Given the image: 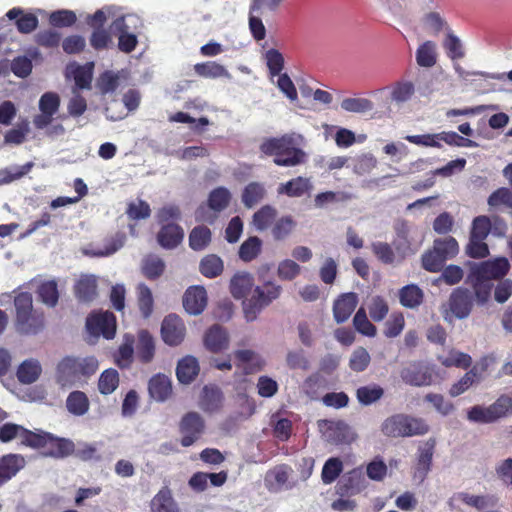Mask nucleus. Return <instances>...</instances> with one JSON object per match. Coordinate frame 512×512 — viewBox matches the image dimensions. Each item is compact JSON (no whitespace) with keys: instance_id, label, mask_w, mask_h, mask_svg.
Returning <instances> with one entry per match:
<instances>
[{"instance_id":"obj_1","label":"nucleus","mask_w":512,"mask_h":512,"mask_svg":"<svg viewBox=\"0 0 512 512\" xmlns=\"http://www.w3.org/2000/svg\"><path fill=\"white\" fill-rule=\"evenodd\" d=\"M303 140L300 134L286 133L280 137L265 139L260 145V151L273 157L277 166L295 167L307 162V153L301 148Z\"/></svg>"},{"instance_id":"obj_2","label":"nucleus","mask_w":512,"mask_h":512,"mask_svg":"<svg viewBox=\"0 0 512 512\" xmlns=\"http://www.w3.org/2000/svg\"><path fill=\"white\" fill-rule=\"evenodd\" d=\"M15 329L22 335H37L45 327L42 311L33 307L32 294L26 291L16 293L14 297Z\"/></svg>"},{"instance_id":"obj_3","label":"nucleus","mask_w":512,"mask_h":512,"mask_svg":"<svg viewBox=\"0 0 512 512\" xmlns=\"http://www.w3.org/2000/svg\"><path fill=\"white\" fill-rule=\"evenodd\" d=\"M98 367V360L94 356H66L57 365L56 381L62 387L72 386L81 378L91 377Z\"/></svg>"},{"instance_id":"obj_4","label":"nucleus","mask_w":512,"mask_h":512,"mask_svg":"<svg viewBox=\"0 0 512 512\" xmlns=\"http://www.w3.org/2000/svg\"><path fill=\"white\" fill-rule=\"evenodd\" d=\"M512 416V392L501 394L489 406L475 405L467 412V419L474 423L491 424Z\"/></svg>"},{"instance_id":"obj_5","label":"nucleus","mask_w":512,"mask_h":512,"mask_svg":"<svg viewBox=\"0 0 512 512\" xmlns=\"http://www.w3.org/2000/svg\"><path fill=\"white\" fill-rule=\"evenodd\" d=\"M381 431L387 437H411L426 434L429 425L421 418L394 414L383 421Z\"/></svg>"},{"instance_id":"obj_6","label":"nucleus","mask_w":512,"mask_h":512,"mask_svg":"<svg viewBox=\"0 0 512 512\" xmlns=\"http://www.w3.org/2000/svg\"><path fill=\"white\" fill-rule=\"evenodd\" d=\"M281 291L282 287L272 281L265 282L262 287L257 286L252 297L243 303L246 320L249 322L255 320L264 307L280 296Z\"/></svg>"},{"instance_id":"obj_7","label":"nucleus","mask_w":512,"mask_h":512,"mask_svg":"<svg viewBox=\"0 0 512 512\" xmlns=\"http://www.w3.org/2000/svg\"><path fill=\"white\" fill-rule=\"evenodd\" d=\"M116 316L110 311H94L86 318V329L93 336H103L110 340L115 337Z\"/></svg>"},{"instance_id":"obj_8","label":"nucleus","mask_w":512,"mask_h":512,"mask_svg":"<svg viewBox=\"0 0 512 512\" xmlns=\"http://www.w3.org/2000/svg\"><path fill=\"white\" fill-rule=\"evenodd\" d=\"M40 437L38 446H31L33 449H45L44 454L54 458H64L74 453L73 441L66 438H59L49 432L42 430L35 431Z\"/></svg>"},{"instance_id":"obj_9","label":"nucleus","mask_w":512,"mask_h":512,"mask_svg":"<svg viewBox=\"0 0 512 512\" xmlns=\"http://www.w3.org/2000/svg\"><path fill=\"white\" fill-rule=\"evenodd\" d=\"M205 427V421L198 412L191 411L183 415L179 422L180 444L183 447L195 444L204 434Z\"/></svg>"},{"instance_id":"obj_10","label":"nucleus","mask_w":512,"mask_h":512,"mask_svg":"<svg viewBox=\"0 0 512 512\" xmlns=\"http://www.w3.org/2000/svg\"><path fill=\"white\" fill-rule=\"evenodd\" d=\"M510 263L506 257H498L493 260L474 264L469 272V277H477L486 281L502 279L509 272Z\"/></svg>"},{"instance_id":"obj_11","label":"nucleus","mask_w":512,"mask_h":512,"mask_svg":"<svg viewBox=\"0 0 512 512\" xmlns=\"http://www.w3.org/2000/svg\"><path fill=\"white\" fill-rule=\"evenodd\" d=\"M20 439V443L26 447L38 446L40 437L22 425L5 423L0 427V442L8 443L14 439Z\"/></svg>"},{"instance_id":"obj_12","label":"nucleus","mask_w":512,"mask_h":512,"mask_svg":"<svg viewBox=\"0 0 512 512\" xmlns=\"http://www.w3.org/2000/svg\"><path fill=\"white\" fill-rule=\"evenodd\" d=\"M435 446L436 440L434 438H430L418 448L413 479L419 483H422L426 479L431 470Z\"/></svg>"},{"instance_id":"obj_13","label":"nucleus","mask_w":512,"mask_h":512,"mask_svg":"<svg viewBox=\"0 0 512 512\" xmlns=\"http://www.w3.org/2000/svg\"><path fill=\"white\" fill-rule=\"evenodd\" d=\"M449 309L458 319H464L469 316L474 305L473 294L467 289L458 287L452 291L449 297Z\"/></svg>"},{"instance_id":"obj_14","label":"nucleus","mask_w":512,"mask_h":512,"mask_svg":"<svg viewBox=\"0 0 512 512\" xmlns=\"http://www.w3.org/2000/svg\"><path fill=\"white\" fill-rule=\"evenodd\" d=\"M163 341L170 345H179L185 337V325L183 320L176 314L167 315L161 325Z\"/></svg>"},{"instance_id":"obj_15","label":"nucleus","mask_w":512,"mask_h":512,"mask_svg":"<svg viewBox=\"0 0 512 512\" xmlns=\"http://www.w3.org/2000/svg\"><path fill=\"white\" fill-rule=\"evenodd\" d=\"M292 468L287 464L276 465L270 469L265 476V485L270 492H280L291 489L293 485L289 483Z\"/></svg>"},{"instance_id":"obj_16","label":"nucleus","mask_w":512,"mask_h":512,"mask_svg":"<svg viewBox=\"0 0 512 512\" xmlns=\"http://www.w3.org/2000/svg\"><path fill=\"white\" fill-rule=\"evenodd\" d=\"M366 488V479L362 467L349 471L338 483L337 492L341 496L355 495Z\"/></svg>"},{"instance_id":"obj_17","label":"nucleus","mask_w":512,"mask_h":512,"mask_svg":"<svg viewBox=\"0 0 512 512\" xmlns=\"http://www.w3.org/2000/svg\"><path fill=\"white\" fill-rule=\"evenodd\" d=\"M26 465L25 457L8 453L0 457V486L14 478Z\"/></svg>"},{"instance_id":"obj_18","label":"nucleus","mask_w":512,"mask_h":512,"mask_svg":"<svg viewBox=\"0 0 512 512\" xmlns=\"http://www.w3.org/2000/svg\"><path fill=\"white\" fill-rule=\"evenodd\" d=\"M457 502H462L470 507L483 510L487 507L495 506L497 498L493 495H472L467 492H457L448 500V506L451 509H455Z\"/></svg>"},{"instance_id":"obj_19","label":"nucleus","mask_w":512,"mask_h":512,"mask_svg":"<svg viewBox=\"0 0 512 512\" xmlns=\"http://www.w3.org/2000/svg\"><path fill=\"white\" fill-rule=\"evenodd\" d=\"M74 295L81 303H91L98 296V280L95 275L84 274L74 285Z\"/></svg>"},{"instance_id":"obj_20","label":"nucleus","mask_w":512,"mask_h":512,"mask_svg":"<svg viewBox=\"0 0 512 512\" xmlns=\"http://www.w3.org/2000/svg\"><path fill=\"white\" fill-rule=\"evenodd\" d=\"M236 359V367L242 371L244 375H250L262 370L265 362L253 350L243 349L234 352Z\"/></svg>"},{"instance_id":"obj_21","label":"nucleus","mask_w":512,"mask_h":512,"mask_svg":"<svg viewBox=\"0 0 512 512\" xmlns=\"http://www.w3.org/2000/svg\"><path fill=\"white\" fill-rule=\"evenodd\" d=\"M183 306L191 315H198L207 306V292L203 286L189 287L183 296Z\"/></svg>"},{"instance_id":"obj_22","label":"nucleus","mask_w":512,"mask_h":512,"mask_svg":"<svg viewBox=\"0 0 512 512\" xmlns=\"http://www.w3.org/2000/svg\"><path fill=\"white\" fill-rule=\"evenodd\" d=\"M480 366V368L478 366H473L468 372L464 374V376L458 382L454 383L450 387L449 394L451 397H457L463 394L474 383L479 382L481 373L486 371L488 367L486 358L481 361Z\"/></svg>"},{"instance_id":"obj_23","label":"nucleus","mask_w":512,"mask_h":512,"mask_svg":"<svg viewBox=\"0 0 512 512\" xmlns=\"http://www.w3.org/2000/svg\"><path fill=\"white\" fill-rule=\"evenodd\" d=\"M136 358L142 364L152 362L156 352L155 340L148 330H140L137 333V341L135 343Z\"/></svg>"},{"instance_id":"obj_24","label":"nucleus","mask_w":512,"mask_h":512,"mask_svg":"<svg viewBox=\"0 0 512 512\" xmlns=\"http://www.w3.org/2000/svg\"><path fill=\"white\" fill-rule=\"evenodd\" d=\"M371 249L376 258L383 264H399L406 257L405 253L401 251L400 246H396L394 249L387 242H374L371 245Z\"/></svg>"},{"instance_id":"obj_25","label":"nucleus","mask_w":512,"mask_h":512,"mask_svg":"<svg viewBox=\"0 0 512 512\" xmlns=\"http://www.w3.org/2000/svg\"><path fill=\"white\" fill-rule=\"evenodd\" d=\"M358 304L357 294L344 293L333 304V315L337 323H343L351 316Z\"/></svg>"},{"instance_id":"obj_26","label":"nucleus","mask_w":512,"mask_h":512,"mask_svg":"<svg viewBox=\"0 0 512 512\" xmlns=\"http://www.w3.org/2000/svg\"><path fill=\"white\" fill-rule=\"evenodd\" d=\"M111 30L113 33H118V48L124 53H131L138 44V39L135 34L128 33V26L125 23L124 17L116 18L112 25Z\"/></svg>"},{"instance_id":"obj_27","label":"nucleus","mask_w":512,"mask_h":512,"mask_svg":"<svg viewBox=\"0 0 512 512\" xmlns=\"http://www.w3.org/2000/svg\"><path fill=\"white\" fill-rule=\"evenodd\" d=\"M184 238L182 227L175 223H167L162 225L157 233V241L159 245L165 249L176 248Z\"/></svg>"},{"instance_id":"obj_28","label":"nucleus","mask_w":512,"mask_h":512,"mask_svg":"<svg viewBox=\"0 0 512 512\" xmlns=\"http://www.w3.org/2000/svg\"><path fill=\"white\" fill-rule=\"evenodd\" d=\"M204 345L207 350L213 353L225 350L229 345L227 331L217 324L211 326L205 333Z\"/></svg>"},{"instance_id":"obj_29","label":"nucleus","mask_w":512,"mask_h":512,"mask_svg":"<svg viewBox=\"0 0 512 512\" xmlns=\"http://www.w3.org/2000/svg\"><path fill=\"white\" fill-rule=\"evenodd\" d=\"M312 188L313 185L309 178L298 176L296 178H292L286 183H281L277 188V192L280 195L298 198L309 193Z\"/></svg>"},{"instance_id":"obj_30","label":"nucleus","mask_w":512,"mask_h":512,"mask_svg":"<svg viewBox=\"0 0 512 512\" xmlns=\"http://www.w3.org/2000/svg\"><path fill=\"white\" fill-rule=\"evenodd\" d=\"M148 391L150 396L158 402L167 400L172 394L170 378L161 373L152 376L148 383Z\"/></svg>"},{"instance_id":"obj_31","label":"nucleus","mask_w":512,"mask_h":512,"mask_svg":"<svg viewBox=\"0 0 512 512\" xmlns=\"http://www.w3.org/2000/svg\"><path fill=\"white\" fill-rule=\"evenodd\" d=\"M223 393L217 386H204L202 389L199 406L200 408L208 413L218 411L222 407Z\"/></svg>"},{"instance_id":"obj_32","label":"nucleus","mask_w":512,"mask_h":512,"mask_svg":"<svg viewBox=\"0 0 512 512\" xmlns=\"http://www.w3.org/2000/svg\"><path fill=\"white\" fill-rule=\"evenodd\" d=\"M277 216V209L273 205L266 204L254 212L251 224L256 231L263 232L269 228L271 229L277 219Z\"/></svg>"},{"instance_id":"obj_33","label":"nucleus","mask_w":512,"mask_h":512,"mask_svg":"<svg viewBox=\"0 0 512 512\" xmlns=\"http://www.w3.org/2000/svg\"><path fill=\"white\" fill-rule=\"evenodd\" d=\"M6 16L10 20H16V27L22 34H29L34 31L38 26V18L32 13H24L19 7L10 9Z\"/></svg>"},{"instance_id":"obj_34","label":"nucleus","mask_w":512,"mask_h":512,"mask_svg":"<svg viewBox=\"0 0 512 512\" xmlns=\"http://www.w3.org/2000/svg\"><path fill=\"white\" fill-rule=\"evenodd\" d=\"M401 379L411 386H427L431 384V375L417 364L412 363L400 372Z\"/></svg>"},{"instance_id":"obj_35","label":"nucleus","mask_w":512,"mask_h":512,"mask_svg":"<svg viewBox=\"0 0 512 512\" xmlns=\"http://www.w3.org/2000/svg\"><path fill=\"white\" fill-rule=\"evenodd\" d=\"M200 367L198 360L193 356H185L178 361L176 376L180 383L190 384L199 374Z\"/></svg>"},{"instance_id":"obj_36","label":"nucleus","mask_w":512,"mask_h":512,"mask_svg":"<svg viewBox=\"0 0 512 512\" xmlns=\"http://www.w3.org/2000/svg\"><path fill=\"white\" fill-rule=\"evenodd\" d=\"M165 268L164 260L155 254H148L141 261V273L150 281L158 280L164 274Z\"/></svg>"},{"instance_id":"obj_37","label":"nucleus","mask_w":512,"mask_h":512,"mask_svg":"<svg viewBox=\"0 0 512 512\" xmlns=\"http://www.w3.org/2000/svg\"><path fill=\"white\" fill-rule=\"evenodd\" d=\"M134 344L135 337L131 334H125L123 343L113 355L114 362L119 368L128 369L131 367L134 356Z\"/></svg>"},{"instance_id":"obj_38","label":"nucleus","mask_w":512,"mask_h":512,"mask_svg":"<svg viewBox=\"0 0 512 512\" xmlns=\"http://www.w3.org/2000/svg\"><path fill=\"white\" fill-rule=\"evenodd\" d=\"M150 508L151 512H179L178 505L167 486L162 487L152 498Z\"/></svg>"},{"instance_id":"obj_39","label":"nucleus","mask_w":512,"mask_h":512,"mask_svg":"<svg viewBox=\"0 0 512 512\" xmlns=\"http://www.w3.org/2000/svg\"><path fill=\"white\" fill-rule=\"evenodd\" d=\"M65 406L70 414L80 417L89 411L90 401L85 392L75 390L68 394Z\"/></svg>"},{"instance_id":"obj_40","label":"nucleus","mask_w":512,"mask_h":512,"mask_svg":"<svg viewBox=\"0 0 512 512\" xmlns=\"http://www.w3.org/2000/svg\"><path fill=\"white\" fill-rule=\"evenodd\" d=\"M253 284L254 279L250 273H237L230 281V292L235 299L245 298L252 289Z\"/></svg>"},{"instance_id":"obj_41","label":"nucleus","mask_w":512,"mask_h":512,"mask_svg":"<svg viewBox=\"0 0 512 512\" xmlns=\"http://www.w3.org/2000/svg\"><path fill=\"white\" fill-rule=\"evenodd\" d=\"M297 222L292 215H283L277 218L271 227V235L275 241L287 239L296 229Z\"/></svg>"},{"instance_id":"obj_42","label":"nucleus","mask_w":512,"mask_h":512,"mask_svg":"<svg viewBox=\"0 0 512 512\" xmlns=\"http://www.w3.org/2000/svg\"><path fill=\"white\" fill-rule=\"evenodd\" d=\"M42 372L40 363L35 359L23 361L17 369V378L22 384H31L38 380Z\"/></svg>"},{"instance_id":"obj_43","label":"nucleus","mask_w":512,"mask_h":512,"mask_svg":"<svg viewBox=\"0 0 512 512\" xmlns=\"http://www.w3.org/2000/svg\"><path fill=\"white\" fill-rule=\"evenodd\" d=\"M423 291L416 284H409L399 290V300L406 308H417L423 302Z\"/></svg>"},{"instance_id":"obj_44","label":"nucleus","mask_w":512,"mask_h":512,"mask_svg":"<svg viewBox=\"0 0 512 512\" xmlns=\"http://www.w3.org/2000/svg\"><path fill=\"white\" fill-rule=\"evenodd\" d=\"M223 270V260L216 254L204 256L199 264V271L206 278H216L222 274Z\"/></svg>"},{"instance_id":"obj_45","label":"nucleus","mask_w":512,"mask_h":512,"mask_svg":"<svg viewBox=\"0 0 512 512\" xmlns=\"http://www.w3.org/2000/svg\"><path fill=\"white\" fill-rule=\"evenodd\" d=\"M211 230L205 225L194 227L189 233V246L194 251H202L211 243Z\"/></svg>"},{"instance_id":"obj_46","label":"nucleus","mask_w":512,"mask_h":512,"mask_svg":"<svg viewBox=\"0 0 512 512\" xmlns=\"http://www.w3.org/2000/svg\"><path fill=\"white\" fill-rule=\"evenodd\" d=\"M266 189L262 183L250 182L243 189L241 200L246 208H252L264 199Z\"/></svg>"},{"instance_id":"obj_47","label":"nucleus","mask_w":512,"mask_h":512,"mask_svg":"<svg viewBox=\"0 0 512 512\" xmlns=\"http://www.w3.org/2000/svg\"><path fill=\"white\" fill-rule=\"evenodd\" d=\"M384 396V389L378 384L361 386L356 390L358 402L364 406L376 403Z\"/></svg>"},{"instance_id":"obj_48","label":"nucleus","mask_w":512,"mask_h":512,"mask_svg":"<svg viewBox=\"0 0 512 512\" xmlns=\"http://www.w3.org/2000/svg\"><path fill=\"white\" fill-rule=\"evenodd\" d=\"M262 250V240L257 236L248 237L239 247L238 256L244 262L256 259Z\"/></svg>"},{"instance_id":"obj_49","label":"nucleus","mask_w":512,"mask_h":512,"mask_svg":"<svg viewBox=\"0 0 512 512\" xmlns=\"http://www.w3.org/2000/svg\"><path fill=\"white\" fill-rule=\"evenodd\" d=\"M137 305L144 318L151 316L154 307V299L151 289L145 283H139L137 286Z\"/></svg>"},{"instance_id":"obj_50","label":"nucleus","mask_w":512,"mask_h":512,"mask_svg":"<svg viewBox=\"0 0 512 512\" xmlns=\"http://www.w3.org/2000/svg\"><path fill=\"white\" fill-rule=\"evenodd\" d=\"M230 201V191L225 187H217L210 192L207 204L211 210L219 213L228 207Z\"/></svg>"},{"instance_id":"obj_51","label":"nucleus","mask_w":512,"mask_h":512,"mask_svg":"<svg viewBox=\"0 0 512 512\" xmlns=\"http://www.w3.org/2000/svg\"><path fill=\"white\" fill-rule=\"evenodd\" d=\"M436 45L432 41H425L416 51V62L420 67L430 68L436 64Z\"/></svg>"},{"instance_id":"obj_52","label":"nucleus","mask_w":512,"mask_h":512,"mask_svg":"<svg viewBox=\"0 0 512 512\" xmlns=\"http://www.w3.org/2000/svg\"><path fill=\"white\" fill-rule=\"evenodd\" d=\"M194 70L197 75L204 78H220V77H229V73L227 69L214 61H207L202 63H197L194 65Z\"/></svg>"},{"instance_id":"obj_53","label":"nucleus","mask_w":512,"mask_h":512,"mask_svg":"<svg viewBox=\"0 0 512 512\" xmlns=\"http://www.w3.org/2000/svg\"><path fill=\"white\" fill-rule=\"evenodd\" d=\"M119 373L116 369L104 370L98 379V390L103 395L112 394L119 386Z\"/></svg>"},{"instance_id":"obj_54","label":"nucleus","mask_w":512,"mask_h":512,"mask_svg":"<svg viewBox=\"0 0 512 512\" xmlns=\"http://www.w3.org/2000/svg\"><path fill=\"white\" fill-rule=\"evenodd\" d=\"M94 63L77 65L72 71L75 86L79 89H90L93 78Z\"/></svg>"},{"instance_id":"obj_55","label":"nucleus","mask_w":512,"mask_h":512,"mask_svg":"<svg viewBox=\"0 0 512 512\" xmlns=\"http://www.w3.org/2000/svg\"><path fill=\"white\" fill-rule=\"evenodd\" d=\"M433 248L443 257L445 262L459 253L458 242L452 236L435 239Z\"/></svg>"},{"instance_id":"obj_56","label":"nucleus","mask_w":512,"mask_h":512,"mask_svg":"<svg viewBox=\"0 0 512 512\" xmlns=\"http://www.w3.org/2000/svg\"><path fill=\"white\" fill-rule=\"evenodd\" d=\"M118 85V75L110 70H106L103 73H101L95 83L96 89L102 95L114 92L117 89Z\"/></svg>"},{"instance_id":"obj_57","label":"nucleus","mask_w":512,"mask_h":512,"mask_svg":"<svg viewBox=\"0 0 512 512\" xmlns=\"http://www.w3.org/2000/svg\"><path fill=\"white\" fill-rule=\"evenodd\" d=\"M343 463L337 457L329 458L323 465L321 478L324 484L333 483L342 473Z\"/></svg>"},{"instance_id":"obj_58","label":"nucleus","mask_w":512,"mask_h":512,"mask_svg":"<svg viewBox=\"0 0 512 512\" xmlns=\"http://www.w3.org/2000/svg\"><path fill=\"white\" fill-rule=\"evenodd\" d=\"M125 239L126 237L123 233H117L115 237L107 241L103 249H94L85 253L93 257L110 256L123 247Z\"/></svg>"},{"instance_id":"obj_59","label":"nucleus","mask_w":512,"mask_h":512,"mask_svg":"<svg viewBox=\"0 0 512 512\" xmlns=\"http://www.w3.org/2000/svg\"><path fill=\"white\" fill-rule=\"evenodd\" d=\"M38 295L44 304L54 307L59 299L57 283L53 280L43 282L38 287Z\"/></svg>"},{"instance_id":"obj_60","label":"nucleus","mask_w":512,"mask_h":512,"mask_svg":"<svg viewBox=\"0 0 512 512\" xmlns=\"http://www.w3.org/2000/svg\"><path fill=\"white\" fill-rule=\"evenodd\" d=\"M465 253L470 258L483 259L490 254V251L485 240L469 236L468 243L465 246Z\"/></svg>"},{"instance_id":"obj_61","label":"nucleus","mask_w":512,"mask_h":512,"mask_svg":"<svg viewBox=\"0 0 512 512\" xmlns=\"http://www.w3.org/2000/svg\"><path fill=\"white\" fill-rule=\"evenodd\" d=\"M492 224L488 216L480 215L473 219L469 236H473L475 239L479 238L486 240L489 233L491 232Z\"/></svg>"},{"instance_id":"obj_62","label":"nucleus","mask_w":512,"mask_h":512,"mask_svg":"<svg viewBox=\"0 0 512 512\" xmlns=\"http://www.w3.org/2000/svg\"><path fill=\"white\" fill-rule=\"evenodd\" d=\"M350 429L344 422L332 423L327 430L329 441L335 444H344L350 441Z\"/></svg>"},{"instance_id":"obj_63","label":"nucleus","mask_w":512,"mask_h":512,"mask_svg":"<svg viewBox=\"0 0 512 512\" xmlns=\"http://www.w3.org/2000/svg\"><path fill=\"white\" fill-rule=\"evenodd\" d=\"M76 21L77 16L72 10H57L52 12L49 16V23L57 28L71 27Z\"/></svg>"},{"instance_id":"obj_64","label":"nucleus","mask_w":512,"mask_h":512,"mask_svg":"<svg viewBox=\"0 0 512 512\" xmlns=\"http://www.w3.org/2000/svg\"><path fill=\"white\" fill-rule=\"evenodd\" d=\"M371 361L370 354L364 347L356 348L349 359V367L352 371L362 372L366 370Z\"/></svg>"}]
</instances>
